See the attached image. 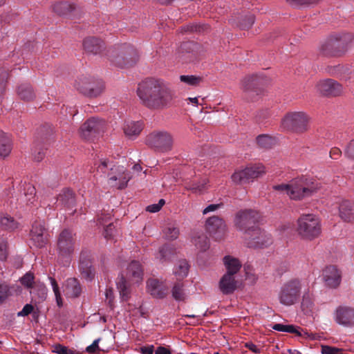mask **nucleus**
Wrapping results in <instances>:
<instances>
[{
  "mask_svg": "<svg viewBox=\"0 0 354 354\" xmlns=\"http://www.w3.org/2000/svg\"><path fill=\"white\" fill-rule=\"evenodd\" d=\"M137 95L142 104L152 109L171 106L174 93L169 84L161 79H149L139 84Z\"/></svg>",
  "mask_w": 354,
  "mask_h": 354,
  "instance_id": "1",
  "label": "nucleus"
},
{
  "mask_svg": "<svg viewBox=\"0 0 354 354\" xmlns=\"http://www.w3.org/2000/svg\"><path fill=\"white\" fill-rule=\"evenodd\" d=\"M272 189L279 194H286L290 199L299 200L311 195L317 189L313 182L306 178H295L288 183L277 184Z\"/></svg>",
  "mask_w": 354,
  "mask_h": 354,
  "instance_id": "2",
  "label": "nucleus"
},
{
  "mask_svg": "<svg viewBox=\"0 0 354 354\" xmlns=\"http://www.w3.org/2000/svg\"><path fill=\"white\" fill-rule=\"evenodd\" d=\"M109 167H110L111 169L108 174V183L109 185L118 189H123L127 187L128 182L131 178L129 171L124 166L121 165L111 167V163L105 159L100 160L97 171L105 173Z\"/></svg>",
  "mask_w": 354,
  "mask_h": 354,
  "instance_id": "3",
  "label": "nucleus"
},
{
  "mask_svg": "<svg viewBox=\"0 0 354 354\" xmlns=\"http://www.w3.org/2000/svg\"><path fill=\"white\" fill-rule=\"evenodd\" d=\"M302 288L303 283L299 279L288 281L282 285L279 292V302L284 306L295 304L298 301Z\"/></svg>",
  "mask_w": 354,
  "mask_h": 354,
  "instance_id": "4",
  "label": "nucleus"
},
{
  "mask_svg": "<svg viewBox=\"0 0 354 354\" xmlns=\"http://www.w3.org/2000/svg\"><path fill=\"white\" fill-rule=\"evenodd\" d=\"M74 87L84 95L97 97L102 92L104 84L102 81L96 80L91 77L81 76L75 80Z\"/></svg>",
  "mask_w": 354,
  "mask_h": 354,
  "instance_id": "5",
  "label": "nucleus"
},
{
  "mask_svg": "<svg viewBox=\"0 0 354 354\" xmlns=\"http://www.w3.org/2000/svg\"><path fill=\"white\" fill-rule=\"evenodd\" d=\"M308 116L304 112H292L281 120V127L285 130L303 132L307 130Z\"/></svg>",
  "mask_w": 354,
  "mask_h": 354,
  "instance_id": "6",
  "label": "nucleus"
},
{
  "mask_svg": "<svg viewBox=\"0 0 354 354\" xmlns=\"http://www.w3.org/2000/svg\"><path fill=\"white\" fill-rule=\"evenodd\" d=\"M74 239L73 234L68 230H63L58 239L57 251L60 259L68 262L70 255L74 250Z\"/></svg>",
  "mask_w": 354,
  "mask_h": 354,
  "instance_id": "7",
  "label": "nucleus"
},
{
  "mask_svg": "<svg viewBox=\"0 0 354 354\" xmlns=\"http://www.w3.org/2000/svg\"><path fill=\"white\" fill-rule=\"evenodd\" d=\"M265 173V167L261 164H255L245 167L244 169L235 171L232 180L235 183H243L259 177Z\"/></svg>",
  "mask_w": 354,
  "mask_h": 354,
  "instance_id": "8",
  "label": "nucleus"
},
{
  "mask_svg": "<svg viewBox=\"0 0 354 354\" xmlns=\"http://www.w3.org/2000/svg\"><path fill=\"white\" fill-rule=\"evenodd\" d=\"M147 143L158 151H165L171 149L172 139L167 132H154L148 136Z\"/></svg>",
  "mask_w": 354,
  "mask_h": 354,
  "instance_id": "9",
  "label": "nucleus"
},
{
  "mask_svg": "<svg viewBox=\"0 0 354 354\" xmlns=\"http://www.w3.org/2000/svg\"><path fill=\"white\" fill-rule=\"evenodd\" d=\"M334 321L344 327L354 326V308L341 305L336 308L333 313Z\"/></svg>",
  "mask_w": 354,
  "mask_h": 354,
  "instance_id": "10",
  "label": "nucleus"
},
{
  "mask_svg": "<svg viewBox=\"0 0 354 354\" xmlns=\"http://www.w3.org/2000/svg\"><path fill=\"white\" fill-rule=\"evenodd\" d=\"M75 205V199L73 192L71 190L66 189L60 193L57 200V205L64 208L66 213H60L61 215H64V219H68V216L73 214L75 212L74 207Z\"/></svg>",
  "mask_w": 354,
  "mask_h": 354,
  "instance_id": "11",
  "label": "nucleus"
},
{
  "mask_svg": "<svg viewBox=\"0 0 354 354\" xmlns=\"http://www.w3.org/2000/svg\"><path fill=\"white\" fill-rule=\"evenodd\" d=\"M317 91L326 96H337L343 91V86L332 79L321 80L316 84Z\"/></svg>",
  "mask_w": 354,
  "mask_h": 354,
  "instance_id": "12",
  "label": "nucleus"
},
{
  "mask_svg": "<svg viewBox=\"0 0 354 354\" xmlns=\"http://www.w3.org/2000/svg\"><path fill=\"white\" fill-rule=\"evenodd\" d=\"M297 231L303 239H313L321 233V226L319 223H297Z\"/></svg>",
  "mask_w": 354,
  "mask_h": 354,
  "instance_id": "13",
  "label": "nucleus"
},
{
  "mask_svg": "<svg viewBox=\"0 0 354 354\" xmlns=\"http://www.w3.org/2000/svg\"><path fill=\"white\" fill-rule=\"evenodd\" d=\"M322 279L325 284L329 287L335 288L341 282V272L335 266H328L322 270Z\"/></svg>",
  "mask_w": 354,
  "mask_h": 354,
  "instance_id": "14",
  "label": "nucleus"
},
{
  "mask_svg": "<svg viewBox=\"0 0 354 354\" xmlns=\"http://www.w3.org/2000/svg\"><path fill=\"white\" fill-rule=\"evenodd\" d=\"M147 290L153 297L162 299L167 295L168 287L164 281L150 279L147 282Z\"/></svg>",
  "mask_w": 354,
  "mask_h": 354,
  "instance_id": "15",
  "label": "nucleus"
},
{
  "mask_svg": "<svg viewBox=\"0 0 354 354\" xmlns=\"http://www.w3.org/2000/svg\"><path fill=\"white\" fill-rule=\"evenodd\" d=\"M239 282L234 275L224 274L219 280L218 288L224 295L233 293L238 288Z\"/></svg>",
  "mask_w": 354,
  "mask_h": 354,
  "instance_id": "16",
  "label": "nucleus"
},
{
  "mask_svg": "<svg viewBox=\"0 0 354 354\" xmlns=\"http://www.w3.org/2000/svg\"><path fill=\"white\" fill-rule=\"evenodd\" d=\"M192 243L194 245L198 255L206 252L209 248L207 237L200 232H193Z\"/></svg>",
  "mask_w": 354,
  "mask_h": 354,
  "instance_id": "17",
  "label": "nucleus"
},
{
  "mask_svg": "<svg viewBox=\"0 0 354 354\" xmlns=\"http://www.w3.org/2000/svg\"><path fill=\"white\" fill-rule=\"evenodd\" d=\"M31 239L35 246L43 247L46 242V236L44 232V227L41 223H34L30 231Z\"/></svg>",
  "mask_w": 354,
  "mask_h": 354,
  "instance_id": "18",
  "label": "nucleus"
},
{
  "mask_svg": "<svg viewBox=\"0 0 354 354\" xmlns=\"http://www.w3.org/2000/svg\"><path fill=\"white\" fill-rule=\"evenodd\" d=\"M223 263L226 270L225 274L236 275L241 268L240 260L232 255H225L223 258Z\"/></svg>",
  "mask_w": 354,
  "mask_h": 354,
  "instance_id": "19",
  "label": "nucleus"
},
{
  "mask_svg": "<svg viewBox=\"0 0 354 354\" xmlns=\"http://www.w3.org/2000/svg\"><path fill=\"white\" fill-rule=\"evenodd\" d=\"M250 237L255 240V245L258 247H264L271 243V240L267 236H265L260 229L254 226L249 227L245 232Z\"/></svg>",
  "mask_w": 354,
  "mask_h": 354,
  "instance_id": "20",
  "label": "nucleus"
},
{
  "mask_svg": "<svg viewBox=\"0 0 354 354\" xmlns=\"http://www.w3.org/2000/svg\"><path fill=\"white\" fill-rule=\"evenodd\" d=\"M143 271L140 263L133 261L128 266L127 277L132 282L138 283L142 279Z\"/></svg>",
  "mask_w": 354,
  "mask_h": 354,
  "instance_id": "21",
  "label": "nucleus"
},
{
  "mask_svg": "<svg viewBox=\"0 0 354 354\" xmlns=\"http://www.w3.org/2000/svg\"><path fill=\"white\" fill-rule=\"evenodd\" d=\"M66 297L74 298L81 293V287L78 281L75 278H70L66 281L64 289Z\"/></svg>",
  "mask_w": 354,
  "mask_h": 354,
  "instance_id": "22",
  "label": "nucleus"
},
{
  "mask_svg": "<svg viewBox=\"0 0 354 354\" xmlns=\"http://www.w3.org/2000/svg\"><path fill=\"white\" fill-rule=\"evenodd\" d=\"M235 218L238 221H258L261 218V214L255 209H243L236 212Z\"/></svg>",
  "mask_w": 354,
  "mask_h": 354,
  "instance_id": "23",
  "label": "nucleus"
},
{
  "mask_svg": "<svg viewBox=\"0 0 354 354\" xmlns=\"http://www.w3.org/2000/svg\"><path fill=\"white\" fill-rule=\"evenodd\" d=\"M301 309L306 315H310L315 310V302L313 294L309 290L304 292L301 301Z\"/></svg>",
  "mask_w": 354,
  "mask_h": 354,
  "instance_id": "24",
  "label": "nucleus"
},
{
  "mask_svg": "<svg viewBox=\"0 0 354 354\" xmlns=\"http://www.w3.org/2000/svg\"><path fill=\"white\" fill-rule=\"evenodd\" d=\"M12 149V142L10 136L3 132L0 133V156L2 158L8 157Z\"/></svg>",
  "mask_w": 354,
  "mask_h": 354,
  "instance_id": "25",
  "label": "nucleus"
},
{
  "mask_svg": "<svg viewBox=\"0 0 354 354\" xmlns=\"http://www.w3.org/2000/svg\"><path fill=\"white\" fill-rule=\"evenodd\" d=\"M206 229L216 239L223 238L227 231L224 223H207Z\"/></svg>",
  "mask_w": 354,
  "mask_h": 354,
  "instance_id": "26",
  "label": "nucleus"
},
{
  "mask_svg": "<svg viewBox=\"0 0 354 354\" xmlns=\"http://www.w3.org/2000/svg\"><path fill=\"white\" fill-rule=\"evenodd\" d=\"M339 216L344 220L354 219V204L348 201H344L339 206Z\"/></svg>",
  "mask_w": 354,
  "mask_h": 354,
  "instance_id": "27",
  "label": "nucleus"
},
{
  "mask_svg": "<svg viewBox=\"0 0 354 354\" xmlns=\"http://www.w3.org/2000/svg\"><path fill=\"white\" fill-rule=\"evenodd\" d=\"M141 130L142 124L139 122L127 121L124 126V133L130 138L137 136Z\"/></svg>",
  "mask_w": 354,
  "mask_h": 354,
  "instance_id": "28",
  "label": "nucleus"
},
{
  "mask_svg": "<svg viewBox=\"0 0 354 354\" xmlns=\"http://www.w3.org/2000/svg\"><path fill=\"white\" fill-rule=\"evenodd\" d=\"M209 187V180L204 178L198 182L190 183L186 185V189L194 194H201L207 190Z\"/></svg>",
  "mask_w": 354,
  "mask_h": 354,
  "instance_id": "29",
  "label": "nucleus"
},
{
  "mask_svg": "<svg viewBox=\"0 0 354 354\" xmlns=\"http://www.w3.org/2000/svg\"><path fill=\"white\" fill-rule=\"evenodd\" d=\"M83 45L86 50L96 54L102 47V41L95 37H88L84 39Z\"/></svg>",
  "mask_w": 354,
  "mask_h": 354,
  "instance_id": "30",
  "label": "nucleus"
},
{
  "mask_svg": "<svg viewBox=\"0 0 354 354\" xmlns=\"http://www.w3.org/2000/svg\"><path fill=\"white\" fill-rule=\"evenodd\" d=\"M189 268V266L186 260H180L175 265L173 272L177 278L183 279L187 276Z\"/></svg>",
  "mask_w": 354,
  "mask_h": 354,
  "instance_id": "31",
  "label": "nucleus"
},
{
  "mask_svg": "<svg viewBox=\"0 0 354 354\" xmlns=\"http://www.w3.org/2000/svg\"><path fill=\"white\" fill-rule=\"evenodd\" d=\"M172 297L178 301H185L187 297V293L184 288V284L176 282L171 288Z\"/></svg>",
  "mask_w": 354,
  "mask_h": 354,
  "instance_id": "32",
  "label": "nucleus"
},
{
  "mask_svg": "<svg viewBox=\"0 0 354 354\" xmlns=\"http://www.w3.org/2000/svg\"><path fill=\"white\" fill-rule=\"evenodd\" d=\"M354 39V35L350 32H338L330 36L332 43L339 42L342 45H346Z\"/></svg>",
  "mask_w": 354,
  "mask_h": 354,
  "instance_id": "33",
  "label": "nucleus"
},
{
  "mask_svg": "<svg viewBox=\"0 0 354 354\" xmlns=\"http://www.w3.org/2000/svg\"><path fill=\"white\" fill-rule=\"evenodd\" d=\"M174 248L170 245H165L160 248L156 255V258L160 262H165L170 259L174 254Z\"/></svg>",
  "mask_w": 354,
  "mask_h": 354,
  "instance_id": "34",
  "label": "nucleus"
},
{
  "mask_svg": "<svg viewBox=\"0 0 354 354\" xmlns=\"http://www.w3.org/2000/svg\"><path fill=\"white\" fill-rule=\"evenodd\" d=\"M117 288L119 290L120 298L123 301H127L129 298L130 290L123 277L117 281Z\"/></svg>",
  "mask_w": 354,
  "mask_h": 354,
  "instance_id": "35",
  "label": "nucleus"
},
{
  "mask_svg": "<svg viewBox=\"0 0 354 354\" xmlns=\"http://www.w3.org/2000/svg\"><path fill=\"white\" fill-rule=\"evenodd\" d=\"M21 284L26 288L30 289V295L35 294V282L34 281V276L30 272H27L21 279Z\"/></svg>",
  "mask_w": 354,
  "mask_h": 354,
  "instance_id": "36",
  "label": "nucleus"
},
{
  "mask_svg": "<svg viewBox=\"0 0 354 354\" xmlns=\"http://www.w3.org/2000/svg\"><path fill=\"white\" fill-rule=\"evenodd\" d=\"M17 93L20 97L24 100H29L34 97L32 89L28 84H23L19 86Z\"/></svg>",
  "mask_w": 354,
  "mask_h": 354,
  "instance_id": "37",
  "label": "nucleus"
},
{
  "mask_svg": "<svg viewBox=\"0 0 354 354\" xmlns=\"http://www.w3.org/2000/svg\"><path fill=\"white\" fill-rule=\"evenodd\" d=\"M73 9L72 6L67 2L57 3L53 7L54 11L60 15H67L70 13Z\"/></svg>",
  "mask_w": 354,
  "mask_h": 354,
  "instance_id": "38",
  "label": "nucleus"
},
{
  "mask_svg": "<svg viewBox=\"0 0 354 354\" xmlns=\"http://www.w3.org/2000/svg\"><path fill=\"white\" fill-rule=\"evenodd\" d=\"M257 142L261 147L268 148L274 144L275 140L269 135L263 134L257 138Z\"/></svg>",
  "mask_w": 354,
  "mask_h": 354,
  "instance_id": "39",
  "label": "nucleus"
},
{
  "mask_svg": "<svg viewBox=\"0 0 354 354\" xmlns=\"http://www.w3.org/2000/svg\"><path fill=\"white\" fill-rule=\"evenodd\" d=\"M86 127H91L93 133H98L103 129L104 122L100 119L91 118L86 122Z\"/></svg>",
  "mask_w": 354,
  "mask_h": 354,
  "instance_id": "40",
  "label": "nucleus"
},
{
  "mask_svg": "<svg viewBox=\"0 0 354 354\" xmlns=\"http://www.w3.org/2000/svg\"><path fill=\"white\" fill-rule=\"evenodd\" d=\"M272 329L277 330V331H282V332H287L290 333H295L298 335H301V333L299 332V328L295 327L293 325H284L282 324H275L272 327Z\"/></svg>",
  "mask_w": 354,
  "mask_h": 354,
  "instance_id": "41",
  "label": "nucleus"
},
{
  "mask_svg": "<svg viewBox=\"0 0 354 354\" xmlns=\"http://www.w3.org/2000/svg\"><path fill=\"white\" fill-rule=\"evenodd\" d=\"M180 80L187 85L196 86L201 82L202 78L196 75H180Z\"/></svg>",
  "mask_w": 354,
  "mask_h": 354,
  "instance_id": "42",
  "label": "nucleus"
},
{
  "mask_svg": "<svg viewBox=\"0 0 354 354\" xmlns=\"http://www.w3.org/2000/svg\"><path fill=\"white\" fill-rule=\"evenodd\" d=\"M164 236L168 239H176L179 234L178 230L171 223H168L163 230Z\"/></svg>",
  "mask_w": 354,
  "mask_h": 354,
  "instance_id": "43",
  "label": "nucleus"
},
{
  "mask_svg": "<svg viewBox=\"0 0 354 354\" xmlns=\"http://www.w3.org/2000/svg\"><path fill=\"white\" fill-rule=\"evenodd\" d=\"M48 279H49L50 284L52 286L53 290L55 293L57 304L58 306L60 307L62 306V299L61 297V294L59 292V289L56 280L53 277H48Z\"/></svg>",
  "mask_w": 354,
  "mask_h": 354,
  "instance_id": "44",
  "label": "nucleus"
},
{
  "mask_svg": "<svg viewBox=\"0 0 354 354\" xmlns=\"http://www.w3.org/2000/svg\"><path fill=\"white\" fill-rule=\"evenodd\" d=\"M48 279H49L50 284L52 286L53 290L55 293L57 304L58 306L60 307L62 306V299L61 297V294L59 292V289L56 280L53 277H48Z\"/></svg>",
  "mask_w": 354,
  "mask_h": 354,
  "instance_id": "45",
  "label": "nucleus"
},
{
  "mask_svg": "<svg viewBox=\"0 0 354 354\" xmlns=\"http://www.w3.org/2000/svg\"><path fill=\"white\" fill-rule=\"evenodd\" d=\"M10 295V288L7 283L0 281V304L3 303Z\"/></svg>",
  "mask_w": 354,
  "mask_h": 354,
  "instance_id": "46",
  "label": "nucleus"
},
{
  "mask_svg": "<svg viewBox=\"0 0 354 354\" xmlns=\"http://www.w3.org/2000/svg\"><path fill=\"white\" fill-rule=\"evenodd\" d=\"M25 197L27 205L33 204L35 201V189L34 187L30 185L27 187Z\"/></svg>",
  "mask_w": 354,
  "mask_h": 354,
  "instance_id": "47",
  "label": "nucleus"
},
{
  "mask_svg": "<svg viewBox=\"0 0 354 354\" xmlns=\"http://www.w3.org/2000/svg\"><path fill=\"white\" fill-rule=\"evenodd\" d=\"M322 354H342V350L336 347L327 345L322 346Z\"/></svg>",
  "mask_w": 354,
  "mask_h": 354,
  "instance_id": "48",
  "label": "nucleus"
},
{
  "mask_svg": "<svg viewBox=\"0 0 354 354\" xmlns=\"http://www.w3.org/2000/svg\"><path fill=\"white\" fill-rule=\"evenodd\" d=\"M165 201L164 199H160L158 203H154L148 205L146 207V210L151 213L158 212L161 209V207L165 205Z\"/></svg>",
  "mask_w": 354,
  "mask_h": 354,
  "instance_id": "49",
  "label": "nucleus"
},
{
  "mask_svg": "<svg viewBox=\"0 0 354 354\" xmlns=\"http://www.w3.org/2000/svg\"><path fill=\"white\" fill-rule=\"evenodd\" d=\"M53 352L56 353L57 354H74L73 351L60 344L55 345Z\"/></svg>",
  "mask_w": 354,
  "mask_h": 354,
  "instance_id": "50",
  "label": "nucleus"
},
{
  "mask_svg": "<svg viewBox=\"0 0 354 354\" xmlns=\"http://www.w3.org/2000/svg\"><path fill=\"white\" fill-rule=\"evenodd\" d=\"M80 133L82 138L87 139L91 136L92 133H93V131L92 129H91V127H86L85 122L80 128Z\"/></svg>",
  "mask_w": 354,
  "mask_h": 354,
  "instance_id": "51",
  "label": "nucleus"
},
{
  "mask_svg": "<svg viewBox=\"0 0 354 354\" xmlns=\"http://www.w3.org/2000/svg\"><path fill=\"white\" fill-rule=\"evenodd\" d=\"M7 259V243L3 239H0V261H3Z\"/></svg>",
  "mask_w": 354,
  "mask_h": 354,
  "instance_id": "52",
  "label": "nucleus"
},
{
  "mask_svg": "<svg viewBox=\"0 0 354 354\" xmlns=\"http://www.w3.org/2000/svg\"><path fill=\"white\" fill-rule=\"evenodd\" d=\"M37 287L39 291L37 293L39 297L38 302H40L46 299L47 295V289L43 283L38 284Z\"/></svg>",
  "mask_w": 354,
  "mask_h": 354,
  "instance_id": "53",
  "label": "nucleus"
},
{
  "mask_svg": "<svg viewBox=\"0 0 354 354\" xmlns=\"http://www.w3.org/2000/svg\"><path fill=\"white\" fill-rule=\"evenodd\" d=\"M80 269L82 270V274L84 275L86 279L91 280L94 277V270L91 268V267L89 268H84L83 263H81Z\"/></svg>",
  "mask_w": 354,
  "mask_h": 354,
  "instance_id": "54",
  "label": "nucleus"
},
{
  "mask_svg": "<svg viewBox=\"0 0 354 354\" xmlns=\"http://www.w3.org/2000/svg\"><path fill=\"white\" fill-rule=\"evenodd\" d=\"M292 6H298L304 4H312L318 2L319 0H286Z\"/></svg>",
  "mask_w": 354,
  "mask_h": 354,
  "instance_id": "55",
  "label": "nucleus"
},
{
  "mask_svg": "<svg viewBox=\"0 0 354 354\" xmlns=\"http://www.w3.org/2000/svg\"><path fill=\"white\" fill-rule=\"evenodd\" d=\"M222 206H223L222 203L209 205L207 207H205L203 209V214H207L208 213L216 212L218 209H219L220 208H221Z\"/></svg>",
  "mask_w": 354,
  "mask_h": 354,
  "instance_id": "56",
  "label": "nucleus"
},
{
  "mask_svg": "<svg viewBox=\"0 0 354 354\" xmlns=\"http://www.w3.org/2000/svg\"><path fill=\"white\" fill-rule=\"evenodd\" d=\"M100 339H97L93 342L86 348V351L88 353H95L99 350L98 344Z\"/></svg>",
  "mask_w": 354,
  "mask_h": 354,
  "instance_id": "57",
  "label": "nucleus"
},
{
  "mask_svg": "<svg viewBox=\"0 0 354 354\" xmlns=\"http://www.w3.org/2000/svg\"><path fill=\"white\" fill-rule=\"evenodd\" d=\"M33 310V306L31 304H26L23 309L18 313V316H27Z\"/></svg>",
  "mask_w": 354,
  "mask_h": 354,
  "instance_id": "58",
  "label": "nucleus"
},
{
  "mask_svg": "<svg viewBox=\"0 0 354 354\" xmlns=\"http://www.w3.org/2000/svg\"><path fill=\"white\" fill-rule=\"evenodd\" d=\"M105 297L110 307L113 308L114 298L113 290L111 288L106 289L105 292Z\"/></svg>",
  "mask_w": 354,
  "mask_h": 354,
  "instance_id": "59",
  "label": "nucleus"
},
{
  "mask_svg": "<svg viewBox=\"0 0 354 354\" xmlns=\"http://www.w3.org/2000/svg\"><path fill=\"white\" fill-rule=\"evenodd\" d=\"M345 153L348 158L354 160V140L347 146Z\"/></svg>",
  "mask_w": 354,
  "mask_h": 354,
  "instance_id": "60",
  "label": "nucleus"
},
{
  "mask_svg": "<svg viewBox=\"0 0 354 354\" xmlns=\"http://www.w3.org/2000/svg\"><path fill=\"white\" fill-rule=\"evenodd\" d=\"M115 227L113 223H110L108 225H106L104 230V236L108 239L111 238L113 235V232L114 231Z\"/></svg>",
  "mask_w": 354,
  "mask_h": 354,
  "instance_id": "61",
  "label": "nucleus"
},
{
  "mask_svg": "<svg viewBox=\"0 0 354 354\" xmlns=\"http://www.w3.org/2000/svg\"><path fill=\"white\" fill-rule=\"evenodd\" d=\"M317 220L316 216L312 214H303L298 221H315Z\"/></svg>",
  "mask_w": 354,
  "mask_h": 354,
  "instance_id": "62",
  "label": "nucleus"
},
{
  "mask_svg": "<svg viewBox=\"0 0 354 354\" xmlns=\"http://www.w3.org/2000/svg\"><path fill=\"white\" fill-rule=\"evenodd\" d=\"M154 351V347L153 345L143 346L140 348V352L142 354H153Z\"/></svg>",
  "mask_w": 354,
  "mask_h": 354,
  "instance_id": "63",
  "label": "nucleus"
},
{
  "mask_svg": "<svg viewBox=\"0 0 354 354\" xmlns=\"http://www.w3.org/2000/svg\"><path fill=\"white\" fill-rule=\"evenodd\" d=\"M155 353L156 354H171V352L169 348H167L166 347L158 346L156 348Z\"/></svg>",
  "mask_w": 354,
  "mask_h": 354,
  "instance_id": "64",
  "label": "nucleus"
}]
</instances>
